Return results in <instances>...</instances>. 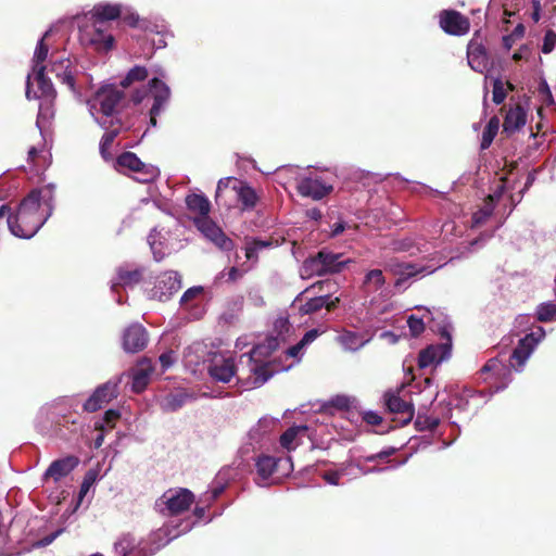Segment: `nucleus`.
<instances>
[{"label":"nucleus","mask_w":556,"mask_h":556,"mask_svg":"<svg viewBox=\"0 0 556 556\" xmlns=\"http://www.w3.org/2000/svg\"><path fill=\"white\" fill-rule=\"evenodd\" d=\"M92 106L102 114L100 119L122 118L125 92L114 85L103 86L96 92Z\"/></svg>","instance_id":"nucleus-1"},{"label":"nucleus","mask_w":556,"mask_h":556,"mask_svg":"<svg viewBox=\"0 0 556 556\" xmlns=\"http://www.w3.org/2000/svg\"><path fill=\"white\" fill-rule=\"evenodd\" d=\"M80 41L97 52H108L114 47V37L109 33L108 25L88 21L80 27Z\"/></svg>","instance_id":"nucleus-2"},{"label":"nucleus","mask_w":556,"mask_h":556,"mask_svg":"<svg viewBox=\"0 0 556 556\" xmlns=\"http://www.w3.org/2000/svg\"><path fill=\"white\" fill-rule=\"evenodd\" d=\"M149 92L153 99L149 112L150 125L155 127L157 125V116L165 109L170 99V89L164 81L154 77L149 81Z\"/></svg>","instance_id":"nucleus-3"},{"label":"nucleus","mask_w":556,"mask_h":556,"mask_svg":"<svg viewBox=\"0 0 556 556\" xmlns=\"http://www.w3.org/2000/svg\"><path fill=\"white\" fill-rule=\"evenodd\" d=\"M118 396V382L106 381L99 386L84 403V410L94 413Z\"/></svg>","instance_id":"nucleus-4"},{"label":"nucleus","mask_w":556,"mask_h":556,"mask_svg":"<svg viewBox=\"0 0 556 556\" xmlns=\"http://www.w3.org/2000/svg\"><path fill=\"white\" fill-rule=\"evenodd\" d=\"M383 402L389 413L399 414L402 427L408 425L415 415L414 405L400 396V390H389L383 394Z\"/></svg>","instance_id":"nucleus-5"},{"label":"nucleus","mask_w":556,"mask_h":556,"mask_svg":"<svg viewBox=\"0 0 556 556\" xmlns=\"http://www.w3.org/2000/svg\"><path fill=\"white\" fill-rule=\"evenodd\" d=\"M160 501L165 505L169 516H177L187 511L194 502V495L188 489H179L176 492H165Z\"/></svg>","instance_id":"nucleus-6"},{"label":"nucleus","mask_w":556,"mask_h":556,"mask_svg":"<svg viewBox=\"0 0 556 556\" xmlns=\"http://www.w3.org/2000/svg\"><path fill=\"white\" fill-rule=\"evenodd\" d=\"M149 342V333L140 324H131L122 336V346L126 353H139L146 349Z\"/></svg>","instance_id":"nucleus-7"},{"label":"nucleus","mask_w":556,"mask_h":556,"mask_svg":"<svg viewBox=\"0 0 556 556\" xmlns=\"http://www.w3.org/2000/svg\"><path fill=\"white\" fill-rule=\"evenodd\" d=\"M439 17L440 27L448 35L463 36L469 31V18L456 10H443Z\"/></svg>","instance_id":"nucleus-8"},{"label":"nucleus","mask_w":556,"mask_h":556,"mask_svg":"<svg viewBox=\"0 0 556 556\" xmlns=\"http://www.w3.org/2000/svg\"><path fill=\"white\" fill-rule=\"evenodd\" d=\"M115 167L118 169L127 168L131 172L140 174L142 177L140 178L141 182H150L155 176V169L153 167H149L146 165L134 152H123L117 156Z\"/></svg>","instance_id":"nucleus-9"},{"label":"nucleus","mask_w":556,"mask_h":556,"mask_svg":"<svg viewBox=\"0 0 556 556\" xmlns=\"http://www.w3.org/2000/svg\"><path fill=\"white\" fill-rule=\"evenodd\" d=\"M543 336L544 330L543 328L540 327L539 337H536L535 333L532 332L527 334L525 338L520 339L517 346L514 349L510 355V366L514 367L516 370L521 368L529 358L532 351L534 350L536 343Z\"/></svg>","instance_id":"nucleus-10"},{"label":"nucleus","mask_w":556,"mask_h":556,"mask_svg":"<svg viewBox=\"0 0 556 556\" xmlns=\"http://www.w3.org/2000/svg\"><path fill=\"white\" fill-rule=\"evenodd\" d=\"M99 125L105 129L104 135L100 141V154L105 161H111L113 154L111 152L112 144L115 138L121 134L124 123L122 118L114 119H99Z\"/></svg>","instance_id":"nucleus-11"},{"label":"nucleus","mask_w":556,"mask_h":556,"mask_svg":"<svg viewBox=\"0 0 556 556\" xmlns=\"http://www.w3.org/2000/svg\"><path fill=\"white\" fill-rule=\"evenodd\" d=\"M341 254H334L327 251H320L316 256L309 260V267L318 275L323 276L327 273L340 271L344 265V261H341Z\"/></svg>","instance_id":"nucleus-12"},{"label":"nucleus","mask_w":556,"mask_h":556,"mask_svg":"<svg viewBox=\"0 0 556 556\" xmlns=\"http://www.w3.org/2000/svg\"><path fill=\"white\" fill-rule=\"evenodd\" d=\"M49 71L61 84L66 85L70 90L75 91L77 70L68 58L56 59L52 55Z\"/></svg>","instance_id":"nucleus-13"},{"label":"nucleus","mask_w":556,"mask_h":556,"mask_svg":"<svg viewBox=\"0 0 556 556\" xmlns=\"http://www.w3.org/2000/svg\"><path fill=\"white\" fill-rule=\"evenodd\" d=\"M296 190L302 197L321 200L333 190V187L319 177H305L299 181Z\"/></svg>","instance_id":"nucleus-14"},{"label":"nucleus","mask_w":556,"mask_h":556,"mask_svg":"<svg viewBox=\"0 0 556 556\" xmlns=\"http://www.w3.org/2000/svg\"><path fill=\"white\" fill-rule=\"evenodd\" d=\"M181 288V281L178 279L176 273H165L159 277L155 286L152 289L153 298L165 302L168 301Z\"/></svg>","instance_id":"nucleus-15"},{"label":"nucleus","mask_w":556,"mask_h":556,"mask_svg":"<svg viewBox=\"0 0 556 556\" xmlns=\"http://www.w3.org/2000/svg\"><path fill=\"white\" fill-rule=\"evenodd\" d=\"M467 59L469 66L478 73H483L489 67V55L485 47L471 39L467 46Z\"/></svg>","instance_id":"nucleus-16"},{"label":"nucleus","mask_w":556,"mask_h":556,"mask_svg":"<svg viewBox=\"0 0 556 556\" xmlns=\"http://www.w3.org/2000/svg\"><path fill=\"white\" fill-rule=\"evenodd\" d=\"M79 464V458L74 455L53 460L45 472V479L51 478L59 481L70 475Z\"/></svg>","instance_id":"nucleus-17"},{"label":"nucleus","mask_w":556,"mask_h":556,"mask_svg":"<svg viewBox=\"0 0 556 556\" xmlns=\"http://www.w3.org/2000/svg\"><path fill=\"white\" fill-rule=\"evenodd\" d=\"M122 17V5L99 3L93 7L86 15L88 21H94L102 25H108V22Z\"/></svg>","instance_id":"nucleus-18"},{"label":"nucleus","mask_w":556,"mask_h":556,"mask_svg":"<svg viewBox=\"0 0 556 556\" xmlns=\"http://www.w3.org/2000/svg\"><path fill=\"white\" fill-rule=\"evenodd\" d=\"M194 225L198 230L213 243H227L230 240L225 236L222 228L213 222L210 216H199L194 218Z\"/></svg>","instance_id":"nucleus-19"},{"label":"nucleus","mask_w":556,"mask_h":556,"mask_svg":"<svg viewBox=\"0 0 556 556\" xmlns=\"http://www.w3.org/2000/svg\"><path fill=\"white\" fill-rule=\"evenodd\" d=\"M210 376L220 382L227 383L236 374L232 358H214L208 367Z\"/></svg>","instance_id":"nucleus-20"},{"label":"nucleus","mask_w":556,"mask_h":556,"mask_svg":"<svg viewBox=\"0 0 556 556\" xmlns=\"http://www.w3.org/2000/svg\"><path fill=\"white\" fill-rule=\"evenodd\" d=\"M154 367L150 359L142 358L138 362L137 366L132 369V384L131 389L136 393H141L149 384L150 377Z\"/></svg>","instance_id":"nucleus-21"},{"label":"nucleus","mask_w":556,"mask_h":556,"mask_svg":"<svg viewBox=\"0 0 556 556\" xmlns=\"http://www.w3.org/2000/svg\"><path fill=\"white\" fill-rule=\"evenodd\" d=\"M340 302L339 298L332 299L331 295H319L307 300L305 303L299 305V313L303 315L314 314L325 307L328 312L337 308Z\"/></svg>","instance_id":"nucleus-22"},{"label":"nucleus","mask_w":556,"mask_h":556,"mask_svg":"<svg viewBox=\"0 0 556 556\" xmlns=\"http://www.w3.org/2000/svg\"><path fill=\"white\" fill-rule=\"evenodd\" d=\"M46 66H33L34 78L37 83V90L34 91V98L36 99L56 98V91L53 87V84L46 76Z\"/></svg>","instance_id":"nucleus-23"},{"label":"nucleus","mask_w":556,"mask_h":556,"mask_svg":"<svg viewBox=\"0 0 556 556\" xmlns=\"http://www.w3.org/2000/svg\"><path fill=\"white\" fill-rule=\"evenodd\" d=\"M192 400H194L193 394L185 390H178L166 394L162 400L161 407L164 412L173 413Z\"/></svg>","instance_id":"nucleus-24"},{"label":"nucleus","mask_w":556,"mask_h":556,"mask_svg":"<svg viewBox=\"0 0 556 556\" xmlns=\"http://www.w3.org/2000/svg\"><path fill=\"white\" fill-rule=\"evenodd\" d=\"M279 370L280 368L275 361L255 363L251 367V372L254 376L253 384L256 387L264 384Z\"/></svg>","instance_id":"nucleus-25"},{"label":"nucleus","mask_w":556,"mask_h":556,"mask_svg":"<svg viewBox=\"0 0 556 556\" xmlns=\"http://www.w3.org/2000/svg\"><path fill=\"white\" fill-rule=\"evenodd\" d=\"M527 114L520 105L510 108L504 118L503 130L513 134L526 124Z\"/></svg>","instance_id":"nucleus-26"},{"label":"nucleus","mask_w":556,"mask_h":556,"mask_svg":"<svg viewBox=\"0 0 556 556\" xmlns=\"http://www.w3.org/2000/svg\"><path fill=\"white\" fill-rule=\"evenodd\" d=\"M143 277L142 268L129 269L125 266L117 268V281L112 285V289L116 290L117 287H132L138 285Z\"/></svg>","instance_id":"nucleus-27"},{"label":"nucleus","mask_w":556,"mask_h":556,"mask_svg":"<svg viewBox=\"0 0 556 556\" xmlns=\"http://www.w3.org/2000/svg\"><path fill=\"white\" fill-rule=\"evenodd\" d=\"M280 459L268 455H261L256 458L255 467L258 477L262 480H267L277 470Z\"/></svg>","instance_id":"nucleus-28"},{"label":"nucleus","mask_w":556,"mask_h":556,"mask_svg":"<svg viewBox=\"0 0 556 556\" xmlns=\"http://www.w3.org/2000/svg\"><path fill=\"white\" fill-rule=\"evenodd\" d=\"M186 205L189 211L199 213V216H208L211 203L204 194L192 193L187 195Z\"/></svg>","instance_id":"nucleus-29"},{"label":"nucleus","mask_w":556,"mask_h":556,"mask_svg":"<svg viewBox=\"0 0 556 556\" xmlns=\"http://www.w3.org/2000/svg\"><path fill=\"white\" fill-rule=\"evenodd\" d=\"M494 201L495 199L494 195L492 194H489L485 198L483 205L479 210H477L471 216L472 227H479L489 219V217L493 214V211L495 208Z\"/></svg>","instance_id":"nucleus-30"},{"label":"nucleus","mask_w":556,"mask_h":556,"mask_svg":"<svg viewBox=\"0 0 556 556\" xmlns=\"http://www.w3.org/2000/svg\"><path fill=\"white\" fill-rule=\"evenodd\" d=\"M54 187L52 185H47L40 189H34L28 194H34L36 200V207L40 211L42 210V205L47 207V210L52 208Z\"/></svg>","instance_id":"nucleus-31"},{"label":"nucleus","mask_w":556,"mask_h":556,"mask_svg":"<svg viewBox=\"0 0 556 556\" xmlns=\"http://www.w3.org/2000/svg\"><path fill=\"white\" fill-rule=\"evenodd\" d=\"M500 128V119L496 116H493L488 122L483 132L480 148L481 150H486L491 143L493 142L495 136L497 135Z\"/></svg>","instance_id":"nucleus-32"},{"label":"nucleus","mask_w":556,"mask_h":556,"mask_svg":"<svg viewBox=\"0 0 556 556\" xmlns=\"http://www.w3.org/2000/svg\"><path fill=\"white\" fill-rule=\"evenodd\" d=\"M237 194L244 210L253 208L258 200L255 190L248 185H242Z\"/></svg>","instance_id":"nucleus-33"},{"label":"nucleus","mask_w":556,"mask_h":556,"mask_svg":"<svg viewBox=\"0 0 556 556\" xmlns=\"http://www.w3.org/2000/svg\"><path fill=\"white\" fill-rule=\"evenodd\" d=\"M148 77V70L144 66L136 65L128 71L126 76L122 79L121 86L128 88L134 83L143 81Z\"/></svg>","instance_id":"nucleus-34"},{"label":"nucleus","mask_w":556,"mask_h":556,"mask_svg":"<svg viewBox=\"0 0 556 556\" xmlns=\"http://www.w3.org/2000/svg\"><path fill=\"white\" fill-rule=\"evenodd\" d=\"M306 431V427H290L288 428L281 435H280V445L288 450V451H292L295 448V440L299 435L300 432H305Z\"/></svg>","instance_id":"nucleus-35"},{"label":"nucleus","mask_w":556,"mask_h":556,"mask_svg":"<svg viewBox=\"0 0 556 556\" xmlns=\"http://www.w3.org/2000/svg\"><path fill=\"white\" fill-rule=\"evenodd\" d=\"M536 320L548 323L556 319V304L553 302L541 303L536 308Z\"/></svg>","instance_id":"nucleus-36"},{"label":"nucleus","mask_w":556,"mask_h":556,"mask_svg":"<svg viewBox=\"0 0 556 556\" xmlns=\"http://www.w3.org/2000/svg\"><path fill=\"white\" fill-rule=\"evenodd\" d=\"M440 359L441 358L438 356V349L434 346H428L420 351L418 356V366L419 368H426Z\"/></svg>","instance_id":"nucleus-37"},{"label":"nucleus","mask_w":556,"mask_h":556,"mask_svg":"<svg viewBox=\"0 0 556 556\" xmlns=\"http://www.w3.org/2000/svg\"><path fill=\"white\" fill-rule=\"evenodd\" d=\"M55 99L43 98L40 99L39 112L37 123L49 122L54 116L53 102Z\"/></svg>","instance_id":"nucleus-38"},{"label":"nucleus","mask_w":556,"mask_h":556,"mask_svg":"<svg viewBox=\"0 0 556 556\" xmlns=\"http://www.w3.org/2000/svg\"><path fill=\"white\" fill-rule=\"evenodd\" d=\"M384 283L386 279L380 269L369 270L364 279V286L371 287L372 291H378Z\"/></svg>","instance_id":"nucleus-39"},{"label":"nucleus","mask_w":556,"mask_h":556,"mask_svg":"<svg viewBox=\"0 0 556 556\" xmlns=\"http://www.w3.org/2000/svg\"><path fill=\"white\" fill-rule=\"evenodd\" d=\"M136 547L135 539L127 534L122 536L115 544L114 548L118 556H127L130 554Z\"/></svg>","instance_id":"nucleus-40"},{"label":"nucleus","mask_w":556,"mask_h":556,"mask_svg":"<svg viewBox=\"0 0 556 556\" xmlns=\"http://www.w3.org/2000/svg\"><path fill=\"white\" fill-rule=\"evenodd\" d=\"M439 422L437 417L418 414L415 419V428L419 431H432L439 426Z\"/></svg>","instance_id":"nucleus-41"},{"label":"nucleus","mask_w":556,"mask_h":556,"mask_svg":"<svg viewBox=\"0 0 556 556\" xmlns=\"http://www.w3.org/2000/svg\"><path fill=\"white\" fill-rule=\"evenodd\" d=\"M256 247L257 245H236L237 249L235 250V256H236L235 263L238 265L241 264L240 263V260H241L240 254L244 255L245 263L249 261L256 262V260H257Z\"/></svg>","instance_id":"nucleus-42"},{"label":"nucleus","mask_w":556,"mask_h":556,"mask_svg":"<svg viewBox=\"0 0 556 556\" xmlns=\"http://www.w3.org/2000/svg\"><path fill=\"white\" fill-rule=\"evenodd\" d=\"M48 35L49 33L47 31L45 36L38 41L33 58L34 66H43L42 63L47 60L49 48L48 45L45 42V39Z\"/></svg>","instance_id":"nucleus-43"},{"label":"nucleus","mask_w":556,"mask_h":556,"mask_svg":"<svg viewBox=\"0 0 556 556\" xmlns=\"http://www.w3.org/2000/svg\"><path fill=\"white\" fill-rule=\"evenodd\" d=\"M357 228H358V226L355 224L351 225L345 220L339 219L336 223H333L332 225H330L329 237L334 238V237L343 233L344 231H356Z\"/></svg>","instance_id":"nucleus-44"},{"label":"nucleus","mask_w":556,"mask_h":556,"mask_svg":"<svg viewBox=\"0 0 556 556\" xmlns=\"http://www.w3.org/2000/svg\"><path fill=\"white\" fill-rule=\"evenodd\" d=\"M407 326L413 337H418L425 331V323L421 318L410 315L407 319Z\"/></svg>","instance_id":"nucleus-45"},{"label":"nucleus","mask_w":556,"mask_h":556,"mask_svg":"<svg viewBox=\"0 0 556 556\" xmlns=\"http://www.w3.org/2000/svg\"><path fill=\"white\" fill-rule=\"evenodd\" d=\"M506 91L504 89V84L501 79H495L493 83V97L492 100L495 104H501L506 99Z\"/></svg>","instance_id":"nucleus-46"},{"label":"nucleus","mask_w":556,"mask_h":556,"mask_svg":"<svg viewBox=\"0 0 556 556\" xmlns=\"http://www.w3.org/2000/svg\"><path fill=\"white\" fill-rule=\"evenodd\" d=\"M241 268H239L238 266H232L229 271H228V278H227V281L228 282H235L237 281L239 278H241L247 271H249L251 269V265H248L245 266V262H242V264H240Z\"/></svg>","instance_id":"nucleus-47"},{"label":"nucleus","mask_w":556,"mask_h":556,"mask_svg":"<svg viewBox=\"0 0 556 556\" xmlns=\"http://www.w3.org/2000/svg\"><path fill=\"white\" fill-rule=\"evenodd\" d=\"M556 46V33L552 29L546 30L543 39L542 52L549 53Z\"/></svg>","instance_id":"nucleus-48"},{"label":"nucleus","mask_w":556,"mask_h":556,"mask_svg":"<svg viewBox=\"0 0 556 556\" xmlns=\"http://www.w3.org/2000/svg\"><path fill=\"white\" fill-rule=\"evenodd\" d=\"M345 473V470L342 468L340 470H327L325 471L321 477L323 479L331 485H339L340 484V478Z\"/></svg>","instance_id":"nucleus-49"},{"label":"nucleus","mask_w":556,"mask_h":556,"mask_svg":"<svg viewBox=\"0 0 556 556\" xmlns=\"http://www.w3.org/2000/svg\"><path fill=\"white\" fill-rule=\"evenodd\" d=\"M121 418V413L116 409H108L102 418L101 424L106 425L110 429L114 428L116 421Z\"/></svg>","instance_id":"nucleus-50"},{"label":"nucleus","mask_w":556,"mask_h":556,"mask_svg":"<svg viewBox=\"0 0 556 556\" xmlns=\"http://www.w3.org/2000/svg\"><path fill=\"white\" fill-rule=\"evenodd\" d=\"M97 473L92 470H89L84 478V481L80 485L79 490V496L83 497L87 494L89 491V488L92 485V483L96 481Z\"/></svg>","instance_id":"nucleus-51"},{"label":"nucleus","mask_w":556,"mask_h":556,"mask_svg":"<svg viewBox=\"0 0 556 556\" xmlns=\"http://www.w3.org/2000/svg\"><path fill=\"white\" fill-rule=\"evenodd\" d=\"M402 268V274H405L407 277H413L417 275L418 273H422L427 270L429 267H417L414 263H403L400 265Z\"/></svg>","instance_id":"nucleus-52"},{"label":"nucleus","mask_w":556,"mask_h":556,"mask_svg":"<svg viewBox=\"0 0 556 556\" xmlns=\"http://www.w3.org/2000/svg\"><path fill=\"white\" fill-rule=\"evenodd\" d=\"M539 92L542 94L543 97V101L547 104V105H551L554 103V99H553V94L551 92V89L547 85V83L545 80H543L540 86H539Z\"/></svg>","instance_id":"nucleus-53"},{"label":"nucleus","mask_w":556,"mask_h":556,"mask_svg":"<svg viewBox=\"0 0 556 556\" xmlns=\"http://www.w3.org/2000/svg\"><path fill=\"white\" fill-rule=\"evenodd\" d=\"M396 452V448L394 447H389L387 450H383L377 454H374V455H370V456H367L366 457V462L368 463H375L377 462L378 459H384V458H388L390 456H392L394 453Z\"/></svg>","instance_id":"nucleus-54"},{"label":"nucleus","mask_w":556,"mask_h":556,"mask_svg":"<svg viewBox=\"0 0 556 556\" xmlns=\"http://www.w3.org/2000/svg\"><path fill=\"white\" fill-rule=\"evenodd\" d=\"M203 288L202 287H192L188 289L181 296L180 302L181 303H188L189 301L195 299L200 294H202Z\"/></svg>","instance_id":"nucleus-55"},{"label":"nucleus","mask_w":556,"mask_h":556,"mask_svg":"<svg viewBox=\"0 0 556 556\" xmlns=\"http://www.w3.org/2000/svg\"><path fill=\"white\" fill-rule=\"evenodd\" d=\"M504 369V367L502 366V364L495 359V358H492V359H489L481 368V374H486V372H490V371H496L498 372L500 370Z\"/></svg>","instance_id":"nucleus-56"},{"label":"nucleus","mask_w":556,"mask_h":556,"mask_svg":"<svg viewBox=\"0 0 556 556\" xmlns=\"http://www.w3.org/2000/svg\"><path fill=\"white\" fill-rule=\"evenodd\" d=\"M363 420L368 425L378 426L382 422V417L376 412L368 410L363 414Z\"/></svg>","instance_id":"nucleus-57"},{"label":"nucleus","mask_w":556,"mask_h":556,"mask_svg":"<svg viewBox=\"0 0 556 556\" xmlns=\"http://www.w3.org/2000/svg\"><path fill=\"white\" fill-rule=\"evenodd\" d=\"M163 370H166L174 364L173 351L162 353L159 357Z\"/></svg>","instance_id":"nucleus-58"},{"label":"nucleus","mask_w":556,"mask_h":556,"mask_svg":"<svg viewBox=\"0 0 556 556\" xmlns=\"http://www.w3.org/2000/svg\"><path fill=\"white\" fill-rule=\"evenodd\" d=\"M318 334H319V332L317 329H311V330L306 331L305 334L303 336V338L300 340L301 345L306 346L307 344L312 343L313 341L316 340Z\"/></svg>","instance_id":"nucleus-59"},{"label":"nucleus","mask_w":556,"mask_h":556,"mask_svg":"<svg viewBox=\"0 0 556 556\" xmlns=\"http://www.w3.org/2000/svg\"><path fill=\"white\" fill-rule=\"evenodd\" d=\"M94 428H96V430L100 431V433L96 437L93 446H94V448H99L102 446V444L104 442V433H103L104 426L101 422H96Z\"/></svg>","instance_id":"nucleus-60"},{"label":"nucleus","mask_w":556,"mask_h":556,"mask_svg":"<svg viewBox=\"0 0 556 556\" xmlns=\"http://www.w3.org/2000/svg\"><path fill=\"white\" fill-rule=\"evenodd\" d=\"M122 21L124 24L135 28L138 26L139 16L135 13H130V14L124 15L122 17Z\"/></svg>","instance_id":"nucleus-61"},{"label":"nucleus","mask_w":556,"mask_h":556,"mask_svg":"<svg viewBox=\"0 0 556 556\" xmlns=\"http://www.w3.org/2000/svg\"><path fill=\"white\" fill-rule=\"evenodd\" d=\"M59 533H60V532H59V531H56V532H53V533H51V534H49V535H46L45 538H42V539L37 543V545H38V546H42V547H43V546H48V545H50V544H51V543L56 539V536L59 535Z\"/></svg>","instance_id":"nucleus-62"},{"label":"nucleus","mask_w":556,"mask_h":556,"mask_svg":"<svg viewBox=\"0 0 556 556\" xmlns=\"http://www.w3.org/2000/svg\"><path fill=\"white\" fill-rule=\"evenodd\" d=\"M303 348L304 346L301 345V342L299 341L296 344L290 346L286 353L290 357H296Z\"/></svg>","instance_id":"nucleus-63"},{"label":"nucleus","mask_w":556,"mask_h":556,"mask_svg":"<svg viewBox=\"0 0 556 556\" xmlns=\"http://www.w3.org/2000/svg\"><path fill=\"white\" fill-rule=\"evenodd\" d=\"M355 340H356L355 334H353L351 332H348V333L341 336L342 343H344L345 345H349V346H351Z\"/></svg>","instance_id":"nucleus-64"}]
</instances>
